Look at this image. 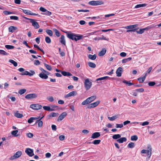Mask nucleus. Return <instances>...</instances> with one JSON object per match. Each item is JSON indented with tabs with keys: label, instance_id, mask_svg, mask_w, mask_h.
<instances>
[{
	"label": "nucleus",
	"instance_id": "obj_63",
	"mask_svg": "<svg viewBox=\"0 0 161 161\" xmlns=\"http://www.w3.org/2000/svg\"><path fill=\"white\" fill-rule=\"evenodd\" d=\"M79 23L80 25H85L86 22L84 20H81L79 21Z\"/></svg>",
	"mask_w": 161,
	"mask_h": 161
},
{
	"label": "nucleus",
	"instance_id": "obj_19",
	"mask_svg": "<svg viewBox=\"0 0 161 161\" xmlns=\"http://www.w3.org/2000/svg\"><path fill=\"white\" fill-rule=\"evenodd\" d=\"M127 139L125 137H122L121 138H120L119 139H117V142L119 143H122L124 142H125L126 141Z\"/></svg>",
	"mask_w": 161,
	"mask_h": 161
},
{
	"label": "nucleus",
	"instance_id": "obj_54",
	"mask_svg": "<svg viewBox=\"0 0 161 161\" xmlns=\"http://www.w3.org/2000/svg\"><path fill=\"white\" fill-rule=\"evenodd\" d=\"M136 31L137 33L140 34H142L144 32L143 28L142 29H140L139 31Z\"/></svg>",
	"mask_w": 161,
	"mask_h": 161
},
{
	"label": "nucleus",
	"instance_id": "obj_58",
	"mask_svg": "<svg viewBox=\"0 0 161 161\" xmlns=\"http://www.w3.org/2000/svg\"><path fill=\"white\" fill-rule=\"evenodd\" d=\"M123 125L122 124H116V127L117 128H121L123 127Z\"/></svg>",
	"mask_w": 161,
	"mask_h": 161
},
{
	"label": "nucleus",
	"instance_id": "obj_52",
	"mask_svg": "<svg viewBox=\"0 0 161 161\" xmlns=\"http://www.w3.org/2000/svg\"><path fill=\"white\" fill-rule=\"evenodd\" d=\"M117 118V117L116 116H113L112 117H108V119L110 121H113L115 119H116Z\"/></svg>",
	"mask_w": 161,
	"mask_h": 161
},
{
	"label": "nucleus",
	"instance_id": "obj_3",
	"mask_svg": "<svg viewBox=\"0 0 161 161\" xmlns=\"http://www.w3.org/2000/svg\"><path fill=\"white\" fill-rule=\"evenodd\" d=\"M92 86V82H91L89 79L85 80L84 86L86 90L89 89Z\"/></svg>",
	"mask_w": 161,
	"mask_h": 161
},
{
	"label": "nucleus",
	"instance_id": "obj_13",
	"mask_svg": "<svg viewBox=\"0 0 161 161\" xmlns=\"http://www.w3.org/2000/svg\"><path fill=\"white\" fill-rule=\"evenodd\" d=\"M123 71V69L122 67H119L116 71V74L117 76L118 77H120L121 76L122 72Z\"/></svg>",
	"mask_w": 161,
	"mask_h": 161
},
{
	"label": "nucleus",
	"instance_id": "obj_2",
	"mask_svg": "<svg viewBox=\"0 0 161 161\" xmlns=\"http://www.w3.org/2000/svg\"><path fill=\"white\" fill-rule=\"evenodd\" d=\"M18 70L20 72H22L20 74V75H28L30 76H31L35 74V72L33 70H30L31 73H30L27 71H25V69L22 68H19Z\"/></svg>",
	"mask_w": 161,
	"mask_h": 161
},
{
	"label": "nucleus",
	"instance_id": "obj_29",
	"mask_svg": "<svg viewBox=\"0 0 161 161\" xmlns=\"http://www.w3.org/2000/svg\"><path fill=\"white\" fill-rule=\"evenodd\" d=\"M132 59V58L129 57L128 58L123 59L122 60V62L123 64L125 63L130 61Z\"/></svg>",
	"mask_w": 161,
	"mask_h": 161
},
{
	"label": "nucleus",
	"instance_id": "obj_42",
	"mask_svg": "<svg viewBox=\"0 0 161 161\" xmlns=\"http://www.w3.org/2000/svg\"><path fill=\"white\" fill-rule=\"evenodd\" d=\"M5 47L6 48L8 49H14V46L8 45H5Z\"/></svg>",
	"mask_w": 161,
	"mask_h": 161
},
{
	"label": "nucleus",
	"instance_id": "obj_21",
	"mask_svg": "<svg viewBox=\"0 0 161 161\" xmlns=\"http://www.w3.org/2000/svg\"><path fill=\"white\" fill-rule=\"evenodd\" d=\"M107 50L105 48H103L102 50L99 53L98 55L100 56H103L106 53Z\"/></svg>",
	"mask_w": 161,
	"mask_h": 161
},
{
	"label": "nucleus",
	"instance_id": "obj_22",
	"mask_svg": "<svg viewBox=\"0 0 161 161\" xmlns=\"http://www.w3.org/2000/svg\"><path fill=\"white\" fill-rule=\"evenodd\" d=\"M96 98V96H92L87 98L88 101L90 103L93 102V101L95 100Z\"/></svg>",
	"mask_w": 161,
	"mask_h": 161
},
{
	"label": "nucleus",
	"instance_id": "obj_44",
	"mask_svg": "<svg viewBox=\"0 0 161 161\" xmlns=\"http://www.w3.org/2000/svg\"><path fill=\"white\" fill-rule=\"evenodd\" d=\"M26 91V90L25 89H22L20 90L18 92L19 93L20 95H22L24 94Z\"/></svg>",
	"mask_w": 161,
	"mask_h": 161
},
{
	"label": "nucleus",
	"instance_id": "obj_9",
	"mask_svg": "<svg viewBox=\"0 0 161 161\" xmlns=\"http://www.w3.org/2000/svg\"><path fill=\"white\" fill-rule=\"evenodd\" d=\"M100 103L99 101H97L94 103L89 104L87 107L88 108H92L96 107Z\"/></svg>",
	"mask_w": 161,
	"mask_h": 161
},
{
	"label": "nucleus",
	"instance_id": "obj_51",
	"mask_svg": "<svg viewBox=\"0 0 161 161\" xmlns=\"http://www.w3.org/2000/svg\"><path fill=\"white\" fill-rule=\"evenodd\" d=\"M11 19L18 20L19 19V17L15 16H12L10 17Z\"/></svg>",
	"mask_w": 161,
	"mask_h": 161
},
{
	"label": "nucleus",
	"instance_id": "obj_27",
	"mask_svg": "<svg viewBox=\"0 0 161 161\" xmlns=\"http://www.w3.org/2000/svg\"><path fill=\"white\" fill-rule=\"evenodd\" d=\"M147 4L146 3H143L142 4H139L136 5L135 7V8H137L142 7H145L147 5Z\"/></svg>",
	"mask_w": 161,
	"mask_h": 161
},
{
	"label": "nucleus",
	"instance_id": "obj_45",
	"mask_svg": "<svg viewBox=\"0 0 161 161\" xmlns=\"http://www.w3.org/2000/svg\"><path fill=\"white\" fill-rule=\"evenodd\" d=\"M0 54L3 55H8V54L3 50H0Z\"/></svg>",
	"mask_w": 161,
	"mask_h": 161
},
{
	"label": "nucleus",
	"instance_id": "obj_14",
	"mask_svg": "<svg viewBox=\"0 0 161 161\" xmlns=\"http://www.w3.org/2000/svg\"><path fill=\"white\" fill-rule=\"evenodd\" d=\"M100 136V134L99 132H95L92 134L91 138L94 139L97 138Z\"/></svg>",
	"mask_w": 161,
	"mask_h": 161
},
{
	"label": "nucleus",
	"instance_id": "obj_36",
	"mask_svg": "<svg viewBox=\"0 0 161 161\" xmlns=\"http://www.w3.org/2000/svg\"><path fill=\"white\" fill-rule=\"evenodd\" d=\"M135 146V145L134 143L132 142H130L128 145L127 147L129 148H133Z\"/></svg>",
	"mask_w": 161,
	"mask_h": 161
},
{
	"label": "nucleus",
	"instance_id": "obj_49",
	"mask_svg": "<svg viewBox=\"0 0 161 161\" xmlns=\"http://www.w3.org/2000/svg\"><path fill=\"white\" fill-rule=\"evenodd\" d=\"M89 102L88 101V99L87 98L86 100L83 101L81 103V104L82 105H86L87 104H89Z\"/></svg>",
	"mask_w": 161,
	"mask_h": 161
},
{
	"label": "nucleus",
	"instance_id": "obj_20",
	"mask_svg": "<svg viewBox=\"0 0 161 161\" xmlns=\"http://www.w3.org/2000/svg\"><path fill=\"white\" fill-rule=\"evenodd\" d=\"M65 37L64 35H62L60 38V42L61 43L64 45H66V42L65 40Z\"/></svg>",
	"mask_w": 161,
	"mask_h": 161
},
{
	"label": "nucleus",
	"instance_id": "obj_23",
	"mask_svg": "<svg viewBox=\"0 0 161 161\" xmlns=\"http://www.w3.org/2000/svg\"><path fill=\"white\" fill-rule=\"evenodd\" d=\"M111 79V78L108 76H104L102 77L99 78H97V79H96V81H99V80H108V79Z\"/></svg>",
	"mask_w": 161,
	"mask_h": 161
},
{
	"label": "nucleus",
	"instance_id": "obj_59",
	"mask_svg": "<svg viewBox=\"0 0 161 161\" xmlns=\"http://www.w3.org/2000/svg\"><path fill=\"white\" fill-rule=\"evenodd\" d=\"M43 108L45 110H47V111H49V110L50 108V107L48 106H44L43 107Z\"/></svg>",
	"mask_w": 161,
	"mask_h": 161
},
{
	"label": "nucleus",
	"instance_id": "obj_11",
	"mask_svg": "<svg viewBox=\"0 0 161 161\" xmlns=\"http://www.w3.org/2000/svg\"><path fill=\"white\" fill-rule=\"evenodd\" d=\"M67 115V113L66 112H63L58 117L57 119V121H61Z\"/></svg>",
	"mask_w": 161,
	"mask_h": 161
},
{
	"label": "nucleus",
	"instance_id": "obj_43",
	"mask_svg": "<svg viewBox=\"0 0 161 161\" xmlns=\"http://www.w3.org/2000/svg\"><path fill=\"white\" fill-rule=\"evenodd\" d=\"M45 40L46 42L47 43H50L51 42V39L48 36L46 37Z\"/></svg>",
	"mask_w": 161,
	"mask_h": 161
},
{
	"label": "nucleus",
	"instance_id": "obj_57",
	"mask_svg": "<svg viewBox=\"0 0 161 161\" xmlns=\"http://www.w3.org/2000/svg\"><path fill=\"white\" fill-rule=\"evenodd\" d=\"M3 13L5 15H8L10 14H13L12 12L8 11H5L3 12Z\"/></svg>",
	"mask_w": 161,
	"mask_h": 161
},
{
	"label": "nucleus",
	"instance_id": "obj_16",
	"mask_svg": "<svg viewBox=\"0 0 161 161\" xmlns=\"http://www.w3.org/2000/svg\"><path fill=\"white\" fill-rule=\"evenodd\" d=\"M39 76L40 78L43 79H47L48 78V76L43 72H42L39 74Z\"/></svg>",
	"mask_w": 161,
	"mask_h": 161
},
{
	"label": "nucleus",
	"instance_id": "obj_24",
	"mask_svg": "<svg viewBox=\"0 0 161 161\" xmlns=\"http://www.w3.org/2000/svg\"><path fill=\"white\" fill-rule=\"evenodd\" d=\"M61 74L64 76H70L72 75V74L68 72L65 71H62L61 72Z\"/></svg>",
	"mask_w": 161,
	"mask_h": 161
},
{
	"label": "nucleus",
	"instance_id": "obj_47",
	"mask_svg": "<svg viewBox=\"0 0 161 161\" xmlns=\"http://www.w3.org/2000/svg\"><path fill=\"white\" fill-rule=\"evenodd\" d=\"M45 66L46 67L47 69L49 70H51L52 69V67L51 66L48 64L46 63L44 64Z\"/></svg>",
	"mask_w": 161,
	"mask_h": 161
},
{
	"label": "nucleus",
	"instance_id": "obj_62",
	"mask_svg": "<svg viewBox=\"0 0 161 161\" xmlns=\"http://www.w3.org/2000/svg\"><path fill=\"white\" fill-rule=\"evenodd\" d=\"M65 138V136L64 135H61L59 136V139L61 141H63Z\"/></svg>",
	"mask_w": 161,
	"mask_h": 161
},
{
	"label": "nucleus",
	"instance_id": "obj_55",
	"mask_svg": "<svg viewBox=\"0 0 161 161\" xmlns=\"http://www.w3.org/2000/svg\"><path fill=\"white\" fill-rule=\"evenodd\" d=\"M156 83L154 81H151L148 83V85L149 86H153L155 85Z\"/></svg>",
	"mask_w": 161,
	"mask_h": 161
},
{
	"label": "nucleus",
	"instance_id": "obj_41",
	"mask_svg": "<svg viewBox=\"0 0 161 161\" xmlns=\"http://www.w3.org/2000/svg\"><path fill=\"white\" fill-rule=\"evenodd\" d=\"M9 62L11 64H13L14 66L16 67L17 66V63L14 60L10 59L9 60Z\"/></svg>",
	"mask_w": 161,
	"mask_h": 161
},
{
	"label": "nucleus",
	"instance_id": "obj_4",
	"mask_svg": "<svg viewBox=\"0 0 161 161\" xmlns=\"http://www.w3.org/2000/svg\"><path fill=\"white\" fill-rule=\"evenodd\" d=\"M88 4L92 6H97L103 4L104 2L102 1H92L89 2Z\"/></svg>",
	"mask_w": 161,
	"mask_h": 161
},
{
	"label": "nucleus",
	"instance_id": "obj_34",
	"mask_svg": "<svg viewBox=\"0 0 161 161\" xmlns=\"http://www.w3.org/2000/svg\"><path fill=\"white\" fill-rule=\"evenodd\" d=\"M88 65L89 67L92 68H95L96 67V65L95 64L92 62L88 63Z\"/></svg>",
	"mask_w": 161,
	"mask_h": 161
},
{
	"label": "nucleus",
	"instance_id": "obj_64",
	"mask_svg": "<svg viewBox=\"0 0 161 161\" xmlns=\"http://www.w3.org/2000/svg\"><path fill=\"white\" fill-rule=\"evenodd\" d=\"M27 136L29 138H31L33 136V134L31 133H29L27 134Z\"/></svg>",
	"mask_w": 161,
	"mask_h": 161
},
{
	"label": "nucleus",
	"instance_id": "obj_7",
	"mask_svg": "<svg viewBox=\"0 0 161 161\" xmlns=\"http://www.w3.org/2000/svg\"><path fill=\"white\" fill-rule=\"evenodd\" d=\"M25 152L30 157H32L34 155L33 150L32 149L30 148H26Z\"/></svg>",
	"mask_w": 161,
	"mask_h": 161
},
{
	"label": "nucleus",
	"instance_id": "obj_33",
	"mask_svg": "<svg viewBox=\"0 0 161 161\" xmlns=\"http://www.w3.org/2000/svg\"><path fill=\"white\" fill-rule=\"evenodd\" d=\"M46 31L47 34H48L49 36H53V32L52 30L49 29H47Z\"/></svg>",
	"mask_w": 161,
	"mask_h": 161
},
{
	"label": "nucleus",
	"instance_id": "obj_6",
	"mask_svg": "<svg viewBox=\"0 0 161 161\" xmlns=\"http://www.w3.org/2000/svg\"><path fill=\"white\" fill-rule=\"evenodd\" d=\"M30 22L32 23V25L35 29H38L39 28V25L38 23L36 21V20L33 19H30Z\"/></svg>",
	"mask_w": 161,
	"mask_h": 161
},
{
	"label": "nucleus",
	"instance_id": "obj_18",
	"mask_svg": "<svg viewBox=\"0 0 161 161\" xmlns=\"http://www.w3.org/2000/svg\"><path fill=\"white\" fill-rule=\"evenodd\" d=\"M44 116L42 117L40 119H39V120H38L36 121L35 124L36 123H38V126L39 127H41L42 126L43 122H42V121L41 120V119H42V118Z\"/></svg>",
	"mask_w": 161,
	"mask_h": 161
},
{
	"label": "nucleus",
	"instance_id": "obj_31",
	"mask_svg": "<svg viewBox=\"0 0 161 161\" xmlns=\"http://www.w3.org/2000/svg\"><path fill=\"white\" fill-rule=\"evenodd\" d=\"M102 37H95L94 38V40L95 41H99L100 40H108L106 38V37H104V36H103Z\"/></svg>",
	"mask_w": 161,
	"mask_h": 161
},
{
	"label": "nucleus",
	"instance_id": "obj_56",
	"mask_svg": "<svg viewBox=\"0 0 161 161\" xmlns=\"http://www.w3.org/2000/svg\"><path fill=\"white\" fill-rule=\"evenodd\" d=\"M47 99L48 101L50 102H52L54 101L53 98L52 96L49 97H47Z\"/></svg>",
	"mask_w": 161,
	"mask_h": 161
},
{
	"label": "nucleus",
	"instance_id": "obj_46",
	"mask_svg": "<svg viewBox=\"0 0 161 161\" xmlns=\"http://www.w3.org/2000/svg\"><path fill=\"white\" fill-rule=\"evenodd\" d=\"M138 139V137L136 135H134L131 137L130 139L131 141H136Z\"/></svg>",
	"mask_w": 161,
	"mask_h": 161
},
{
	"label": "nucleus",
	"instance_id": "obj_26",
	"mask_svg": "<svg viewBox=\"0 0 161 161\" xmlns=\"http://www.w3.org/2000/svg\"><path fill=\"white\" fill-rule=\"evenodd\" d=\"M131 80L127 81L125 80H123V82L124 83L127 84L128 86H131L132 85H134V84L130 82Z\"/></svg>",
	"mask_w": 161,
	"mask_h": 161
},
{
	"label": "nucleus",
	"instance_id": "obj_5",
	"mask_svg": "<svg viewBox=\"0 0 161 161\" xmlns=\"http://www.w3.org/2000/svg\"><path fill=\"white\" fill-rule=\"evenodd\" d=\"M22 154V152L20 151H18L16 152L13 156L9 158L10 160H13L18 158L21 156Z\"/></svg>",
	"mask_w": 161,
	"mask_h": 161
},
{
	"label": "nucleus",
	"instance_id": "obj_15",
	"mask_svg": "<svg viewBox=\"0 0 161 161\" xmlns=\"http://www.w3.org/2000/svg\"><path fill=\"white\" fill-rule=\"evenodd\" d=\"M147 76V73H145L144 75L142 77H140L138 78L137 80L140 83H143L145 80Z\"/></svg>",
	"mask_w": 161,
	"mask_h": 161
},
{
	"label": "nucleus",
	"instance_id": "obj_40",
	"mask_svg": "<svg viewBox=\"0 0 161 161\" xmlns=\"http://www.w3.org/2000/svg\"><path fill=\"white\" fill-rule=\"evenodd\" d=\"M101 142V140H95L93 141L92 142V143L94 145H97L99 144Z\"/></svg>",
	"mask_w": 161,
	"mask_h": 161
},
{
	"label": "nucleus",
	"instance_id": "obj_35",
	"mask_svg": "<svg viewBox=\"0 0 161 161\" xmlns=\"http://www.w3.org/2000/svg\"><path fill=\"white\" fill-rule=\"evenodd\" d=\"M121 137V136L120 134H115L113 135L112 138L114 139H117Z\"/></svg>",
	"mask_w": 161,
	"mask_h": 161
},
{
	"label": "nucleus",
	"instance_id": "obj_30",
	"mask_svg": "<svg viewBox=\"0 0 161 161\" xmlns=\"http://www.w3.org/2000/svg\"><path fill=\"white\" fill-rule=\"evenodd\" d=\"M14 116L16 117L19 118H21L23 116V115L22 114L18 113V111L16 112V113L15 114Z\"/></svg>",
	"mask_w": 161,
	"mask_h": 161
},
{
	"label": "nucleus",
	"instance_id": "obj_50",
	"mask_svg": "<svg viewBox=\"0 0 161 161\" xmlns=\"http://www.w3.org/2000/svg\"><path fill=\"white\" fill-rule=\"evenodd\" d=\"M42 14H45L48 16H50L52 14V13L51 12L49 11L46 9V11L44 12V13H42Z\"/></svg>",
	"mask_w": 161,
	"mask_h": 161
},
{
	"label": "nucleus",
	"instance_id": "obj_17",
	"mask_svg": "<svg viewBox=\"0 0 161 161\" xmlns=\"http://www.w3.org/2000/svg\"><path fill=\"white\" fill-rule=\"evenodd\" d=\"M76 94V91H73L69 92L68 94L66 95L65 97V98H68L69 97L74 96Z\"/></svg>",
	"mask_w": 161,
	"mask_h": 161
},
{
	"label": "nucleus",
	"instance_id": "obj_39",
	"mask_svg": "<svg viewBox=\"0 0 161 161\" xmlns=\"http://www.w3.org/2000/svg\"><path fill=\"white\" fill-rule=\"evenodd\" d=\"M58 115V113L52 112L50 114L49 116L50 117H54L57 116Z\"/></svg>",
	"mask_w": 161,
	"mask_h": 161
},
{
	"label": "nucleus",
	"instance_id": "obj_12",
	"mask_svg": "<svg viewBox=\"0 0 161 161\" xmlns=\"http://www.w3.org/2000/svg\"><path fill=\"white\" fill-rule=\"evenodd\" d=\"M125 28L129 29L126 31L127 32H135L137 30V29H133L131 25H128L126 26L125 27Z\"/></svg>",
	"mask_w": 161,
	"mask_h": 161
},
{
	"label": "nucleus",
	"instance_id": "obj_61",
	"mask_svg": "<svg viewBox=\"0 0 161 161\" xmlns=\"http://www.w3.org/2000/svg\"><path fill=\"white\" fill-rule=\"evenodd\" d=\"M34 64L36 65H39L40 64V62L38 60H35Z\"/></svg>",
	"mask_w": 161,
	"mask_h": 161
},
{
	"label": "nucleus",
	"instance_id": "obj_25",
	"mask_svg": "<svg viewBox=\"0 0 161 161\" xmlns=\"http://www.w3.org/2000/svg\"><path fill=\"white\" fill-rule=\"evenodd\" d=\"M17 29V28L16 27L11 26L9 27L8 31L10 32H13L14 30H15Z\"/></svg>",
	"mask_w": 161,
	"mask_h": 161
},
{
	"label": "nucleus",
	"instance_id": "obj_10",
	"mask_svg": "<svg viewBox=\"0 0 161 161\" xmlns=\"http://www.w3.org/2000/svg\"><path fill=\"white\" fill-rule=\"evenodd\" d=\"M37 97V95L35 93L29 94L25 96V97L26 99H33L36 98Z\"/></svg>",
	"mask_w": 161,
	"mask_h": 161
},
{
	"label": "nucleus",
	"instance_id": "obj_37",
	"mask_svg": "<svg viewBox=\"0 0 161 161\" xmlns=\"http://www.w3.org/2000/svg\"><path fill=\"white\" fill-rule=\"evenodd\" d=\"M150 150H147V152L146 153L147 154V155L148 156V158H150L151 157V151H152V148L151 147H150Z\"/></svg>",
	"mask_w": 161,
	"mask_h": 161
},
{
	"label": "nucleus",
	"instance_id": "obj_60",
	"mask_svg": "<svg viewBox=\"0 0 161 161\" xmlns=\"http://www.w3.org/2000/svg\"><path fill=\"white\" fill-rule=\"evenodd\" d=\"M33 120H34L33 119V117H31L29 119H28L27 122L29 123L30 124L32 123L33 121Z\"/></svg>",
	"mask_w": 161,
	"mask_h": 161
},
{
	"label": "nucleus",
	"instance_id": "obj_53",
	"mask_svg": "<svg viewBox=\"0 0 161 161\" xmlns=\"http://www.w3.org/2000/svg\"><path fill=\"white\" fill-rule=\"evenodd\" d=\"M135 91L138 92H144V89L142 88L137 89L135 90Z\"/></svg>",
	"mask_w": 161,
	"mask_h": 161
},
{
	"label": "nucleus",
	"instance_id": "obj_8",
	"mask_svg": "<svg viewBox=\"0 0 161 161\" xmlns=\"http://www.w3.org/2000/svg\"><path fill=\"white\" fill-rule=\"evenodd\" d=\"M42 106L37 104H32L30 105V107L33 109L38 110L41 109L42 108Z\"/></svg>",
	"mask_w": 161,
	"mask_h": 161
},
{
	"label": "nucleus",
	"instance_id": "obj_28",
	"mask_svg": "<svg viewBox=\"0 0 161 161\" xmlns=\"http://www.w3.org/2000/svg\"><path fill=\"white\" fill-rule=\"evenodd\" d=\"M97 57V56L95 54H94L93 55H92L91 54H89L88 55V58L92 60H95Z\"/></svg>",
	"mask_w": 161,
	"mask_h": 161
},
{
	"label": "nucleus",
	"instance_id": "obj_38",
	"mask_svg": "<svg viewBox=\"0 0 161 161\" xmlns=\"http://www.w3.org/2000/svg\"><path fill=\"white\" fill-rule=\"evenodd\" d=\"M22 10L23 13L25 14L28 15H31V11L25 9H23Z\"/></svg>",
	"mask_w": 161,
	"mask_h": 161
},
{
	"label": "nucleus",
	"instance_id": "obj_1",
	"mask_svg": "<svg viewBox=\"0 0 161 161\" xmlns=\"http://www.w3.org/2000/svg\"><path fill=\"white\" fill-rule=\"evenodd\" d=\"M64 32L67 34L66 36L68 38L73 41H77L82 39L83 37L82 35L76 34L70 31H65Z\"/></svg>",
	"mask_w": 161,
	"mask_h": 161
},
{
	"label": "nucleus",
	"instance_id": "obj_48",
	"mask_svg": "<svg viewBox=\"0 0 161 161\" xmlns=\"http://www.w3.org/2000/svg\"><path fill=\"white\" fill-rule=\"evenodd\" d=\"M53 30L55 32L56 35L58 37H59L60 35L59 32L57 29H54Z\"/></svg>",
	"mask_w": 161,
	"mask_h": 161
},
{
	"label": "nucleus",
	"instance_id": "obj_32",
	"mask_svg": "<svg viewBox=\"0 0 161 161\" xmlns=\"http://www.w3.org/2000/svg\"><path fill=\"white\" fill-rule=\"evenodd\" d=\"M18 132V130H14L12 131L11 134L14 136L17 137L19 136V134H17Z\"/></svg>",
	"mask_w": 161,
	"mask_h": 161
}]
</instances>
